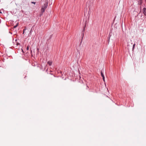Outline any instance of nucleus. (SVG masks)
<instances>
[{"mask_svg": "<svg viewBox=\"0 0 146 146\" xmlns=\"http://www.w3.org/2000/svg\"><path fill=\"white\" fill-rule=\"evenodd\" d=\"M48 5V2L46 1L44 3L43 5H42L41 9V12L42 13L44 11L45 9L47 8Z\"/></svg>", "mask_w": 146, "mask_h": 146, "instance_id": "f257e3e1", "label": "nucleus"}, {"mask_svg": "<svg viewBox=\"0 0 146 146\" xmlns=\"http://www.w3.org/2000/svg\"><path fill=\"white\" fill-rule=\"evenodd\" d=\"M143 13L144 15L146 16V8H143Z\"/></svg>", "mask_w": 146, "mask_h": 146, "instance_id": "f03ea898", "label": "nucleus"}, {"mask_svg": "<svg viewBox=\"0 0 146 146\" xmlns=\"http://www.w3.org/2000/svg\"><path fill=\"white\" fill-rule=\"evenodd\" d=\"M101 75L102 76L103 78V79L104 81V82L105 81V77H104V74L102 72V71L101 72Z\"/></svg>", "mask_w": 146, "mask_h": 146, "instance_id": "7ed1b4c3", "label": "nucleus"}, {"mask_svg": "<svg viewBox=\"0 0 146 146\" xmlns=\"http://www.w3.org/2000/svg\"><path fill=\"white\" fill-rule=\"evenodd\" d=\"M52 61H48V64H49V66H51L52 65Z\"/></svg>", "mask_w": 146, "mask_h": 146, "instance_id": "20e7f679", "label": "nucleus"}, {"mask_svg": "<svg viewBox=\"0 0 146 146\" xmlns=\"http://www.w3.org/2000/svg\"><path fill=\"white\" fill-rule=\"evenodd\" d=\"M18 25V24H17L16 25L14 26V28H16Z\"/></svg>", "mask_w": 146, "mask_h": 146, "instance_id": "39448f33", "label": "nucleus"}, {"mask_svg": "<svg viewBox=\"0 0 146 146\" xmlns=\"http://www.w3.org/2000/svg\"><path fill=\"white\" fill-rule=\"evenodd\" d=\"M29 46H28L26 50H29Z\"/></svg>", "mask_w": 146, "mask_h": 146, "instance_id": "423d86ee", "label": "nucleus"}, {"mask_svg": "<svg viewBox=\"0 0 146 146\" xmlns=\"http://www.w3.org/2000/svg\"><path fill=\"white\" fill-rule=\"evenodd\" d=\"M31 3L34 4H36V2H31Z\"/></svg>", "mask_w": 146, "mask_h": 146, "instance_id": "0eeeda50", "label": "nucleus"}, {"mask_svg": "<svg viewBox=\"0 0 146 146\" xmlns=\"http://www.w3.org/2000/svg\"><path fill=\"white\" fill-rule=\"evenodd\" d=\"M26 30V29H24L23 30V34H24L25 30Z\"/></svg>", "mask_w": 146, "mask_h": 146, "instance_id": "6e6552de", "label": "nucleus"}, {"mask_svg": "<svg viewBox=\"0 0 146 146\" xmlns=\"http://www.w3.org/2000/svg\"><path fill=\"white\" fill-rule=\"evenodd\" d=\"M135 46V44H134L133 45V48H134V47Z\"/></svg>", "mask_w": 146, "mask_h": 146, "instance_id": "1a4fd4ad", "label": "nucleus"}, {"mask_svg": "<svg viewBox=\"0 0 146 146\" xmlns=\"http://www.w3.org/2000/svg\"><path fill=\"white\" fill-rule=\"evenodd\" d=\"M84 30H85V28H84L83 30V31H84Z\"/></svg>", "mask_w": 146, "mask_h": 146, "instance_id": "9d476101", "label": "nucleus"}, {"mask_svg": "<svg viewBox=\"0 0 146 146\" xmlns=\"http://www.w3.org/2000/svg\"><path fill=\"white\" fill-rule=\"evenodd\" d=\"M83 36H84V34H83V36L82 37V38H83Z\"/></svg>", "mask_w": 146, "mask_h": 146, "instance_id": "9b49d317", "label": "nucleus"}, {"mask_svg": "<svg viewBox=\"0 0 146 146\" xmlns=\"http://www.w3.org/2000/svg\"><path fill=\"white\" fill-rule=\"evenodd\" d=\"M31 30L30 31V33H31Z\"/></svg>", "mask_w": 146, "mask_h": 146, "instance_id": "f8f14e48", "label": "nucleus"}]
</instances>
